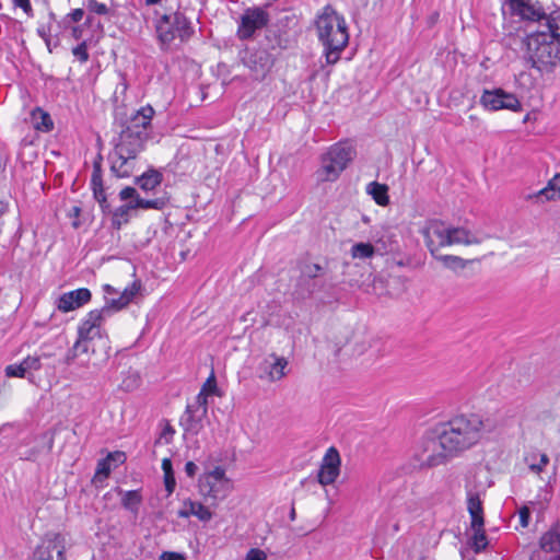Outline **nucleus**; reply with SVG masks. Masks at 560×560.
Returning a JSON list of instances; mask_svg holds the SVG:
<instances>
[{"mask_svg": "<svg viewBox=\"0 0 560 560\" xmlns=\"http://www.w3.org/2000/svg\"><path fill=\"white\" fill-rule=\"evenodd\" d=\"M178 517L188 518L197 517L200 522L207 523L213 517V513L209 506L199 501L187 499L183 503V508L177 512Z\"/></svg>", "mask_w": 560, "mask_h": 560, "instance_id": "22", "label": "nucleus"}, {"mask_svg": "<svg viewBox=\"0 0 560 560\" xmlns=\"http://www.w3.org/2000/svg\"><path fill=\"white\" fill-rule=\"evenodd\" d=\"M174 434H175L174 428L171 424L166 423L165 427L163 428L162 432L160 433V438L156 442L158 443L163 442L165 444H168V443H171Z\"/></svg>", "mask_w": 560, "mask_h": 560, "instance_id": "48", "label": "nucleus"}, {"mask_svg": "<svg viewBox=\"0 0 560 560\" xmlns=\"http://www.w3.org/2000/svg\"><path fill=\"white\" fill-rule=\"evenodd\" d=\"M83 15L84 11L82 9H74L67 15V19H70L72 22H79Z\"/></svg>", "mask_w": 560, "mask_h": 560, "instance_id": "56", "label": "nucleus"}, {"mask_svg": "<svg viewBox=\"0 0 560 560\" xmlns=\"http://www.w3.org/2000/svg\"><path fill=\"white\" fill-rule=\"evenodd\" d=\"M37 32L40 35V37H43L45 39L46 44L49 45V40H48L47 32H46L45 27L44 26L39 27Z\"/></svg>", "mask_w": 560, "mask_h": 560, "instance_id": "59", "label": "nucleus"}, {"mask_svg": "<svg viewBox=\"0 0 560 560\" xmlns=\"http://www.w3.org/2000/svg\"><path fill=\"white\" fill-rule=\"evenodd\" d=\"M162 470L164 472V483L165 489L168 494H171L176 486L173 467H172V460L170 458H164L162 460Z\"/></svg>", "mask_w": 560, "mask_h": 560, "instance_id": "35", "label": "nucleus"}, {"mask_svg": "<svg viewBox=\"0 0 560 560\" xmlns=\"http://www.w3.org/2000/svg\"><path fill=\"white\" fill-rule=\"evenodd\" d=\"M532 471L539 474L549 463V457L545 453L533 452L525 458Z\"/></svg>", "mask_w": 560, "mask_h": 560, "instance_id": "30", "label": "nucleus"}, {"mask_svg": "<svg viewBox=\"0 0 560 560\" xmlns=\"http://www.w3.org/2000/svg\"><path fill=\"white\" fill-rule=\"evenodd\" d=\"M243 63L249 69L255 80H264L275 63L273 56L267 49L247 50Z\"/></svg>", "mask_w": 560, "mask_h": 560, "instance_id": "15", "label": "nucleus"}, {"mask_svg": "<svg viewBox=\"0 0 560 560\" xmlns=\"http://www.w3.org/2000/svg\"><path fill=\"white\" fill-rule=\"evenodd\" d=\"M81 213V208L79 206H73L69 209L68 217L73 218L72 226L78 229L80 226V222L77 220Z\"/></svg>", "mask_w": 560, "mask_h": 560, "instance_id": "54", "label": "nucleus"}, {"mask_svg": "<svg viewBox=\"0 0 560 560\" xmlns=\"http://www.w3.org/2000/svg\"><path fill=\"white\" fill-rule=\"evenodd\" d=\"M548 32L560 42V11L551 13L548 20Z\"/></svg>", "mask_w": 560, "mask_h": 560, "instance_id": "41", "label": "nucleus"}, {"mask_svg": "<svg viewBox=\"0 0 560 560\" xmlns=\"http://www.w3.org/2000/svg\"><path fill=\"white\" fill-rule=\"evenodd\" d=\"M511 10L525 19H533L535 13L525 0H505Z\"/></svg>", "mask_w": 560, "mask_h": 560, "instance_id": "34", "label": "nucleus"}, {"mask_svg": "<svg viewBox=\"0 0 560 560\" xmlns=\"http://www.w3.org/2000/svg\"><path fill=\"white\" fill-rule=\"evenodd\" d=\"M474 529H475L474 545L477 550H480L487 546V538H486L485 533L482 532V527L474 528Z\"/></svg>", "mask_w": 560, "mask_h": 560, "instance_id": "47", "label": "nucleus"}, {"mask_svg": "<svg viewBox=\"0 0 560 560\" xmlns=\"http://www.w3.org/2000/svg\"><path fill=\"white\" fill-rule=\"evenodd\" d=\"M560 197V174H556L548 184L535 194L526 196L527 200L544 202L556 200Z\"/></svg>", "mask_w": 560, "mask_h": 560, "instance_id": "23", "label": "nucleus"}, {"mask_svg": "<svg viewBox=\"0 0 560 560\" xmlns=\"http://www.w3.org/2000/svg\"><path fill=\"white\" fill-rule=\"evenodd\" d=\"M91 185L94 198L97 200V202L101 205L105 203L106 194L103 186L101 170L98 167H95L92 173Z\"/></svg>", "mask_w": 560, "mask_h": 560, "instance_id": "29", "label": "nucleus"}, {"mask_svg": "<svg viewBox=\"0 0 560 560\" xmlns=\"http://www.w3.org/2000/svg\"><path fill=\"white\" fill-rule=\"evenodd\" d=\"M317 36L324 46L327 65L339 61L342 50L349 42V33L346 20L331 7L327 5L316 19Z\"/></svg>", "mask_w": 560, "mask_h": 560, "instance_id": "2", "label": "nucleus"}, {"mask_svg": "<svg viewBox=\"0 0 560 560\" xmlns=\"http://www.w3.org/2000/svg\"><path fill=\"white\" fill-rule=\"evenodd\" d=\"M92 341L93 340H89V339L78 335L73 347L69 351L67 362L70 363L75 358H78L82 354H89L91 352H94V349L92 348V345H91Z\"/></svg>", "mask_w": 560, "mask_h": 560, "instance_id": "28", "label": "nucleus"}, {"mask_svg": "<svg viewBox=\"0 0 560 560\" xmlns=\"http://www.w3.org/2000/svg\"><path fill=\"white\" fill-rule=\"evenodd\" d=\"M141 502V495L139 491L132 490L125 492L122 497V505L131 512H137Z\"/></svg>", "mask_w": 560, "mask_h": 560, "instance_id": "37", "label": "nucleus"}, {"mask_svg": "<svg viewBox=\"0 0 560 560\" xmlns=\"http://www.w3.org/2000/svg\"><path fill=\"white\" fill-rule=\"evenodd\" d=\"M140 385V376L135 371H129L121 381L120 388L125 392H132Z\"/></svg>", "mask_w": 560, "mask_h": 560, "instance_id": "38", "label": "nucleus"}, {"mask_svg": "<svg viewBox=\"0 0 560 560\" xmlns=\"http://www.w3.org/2000/svg\"><path fill=\"white\" fill-rule=\"evenodd\" d=\"M159 560H186L185 555L174 551H163Z\"/></svg>", "mask_w": 560, "mask_h": 560, "instance_id": "53", "label": "nucleus"}, {"mask_svg": "<svg viewBox=\"0 0 560 560\" xmlns=\"http://www.w3.org/2000/svg\"><path fill=\"white\" fill-rule=\"evenodd\" d=\"M161 182L162 174L155 170L143 173L138 179L140 187L144 190H153Z\"/></svg>", "mask_w": 560, "mask_h": 560, "instance_id": "31", "label": "nucleus"}, {"mask_svg": "<svg viewBox=\"0 0 560 560\" xmlns=\"http://www.w3.org/2000/svg\"><path fill=\"white\" fill-rule=\"evenodd\" d=\"M481 105L489 110L510 109L512 112H521L522 104L518 98L511 93L497 89L493 91L486 90L480 97Z\"/></svg>", "mask_w": 560, "mask_h": 560, "instance_id": "16", "label": "nucleus"}, {"mask_svg": "<svg viewBox=\"0 0 560 560\" xmlns=\"http://www.w3.org/2000/svg\"><path fill=\"white\" fill-rule=\"evenodd\" d=\"M21 363L26 372L31 370L36 371L40 369V359L38 357L28 355L25 359H23Z\"/></svg>", "mask_w": 560, "mask_h": 560, "instance_id": "46", "label": "nucleus"}, {"mask_svg": "<svg viewBox=\"0 0 560 560\" xmlns=\"http://www.w3.org/2000/svg\"><path fill=\"white\" fill-rule=\"evenodd\" d=\"M208 411L203 408L186 406L184 413L179 419V424L185 432L197 435L203 429V420Z\"/></svg>", "mask_w": 560, "mask_h": 560, "instance_id": "21", "label": "nucleus"}, {"mask_svg": "<svg viewBox=\"0 0 560 560\" xmlns=\"http://www.w3.org/2000/svg\"><path fill=\"white\" fill-rule=\"evenodd\" d=\"M353 259H369L375 254V248L370 243H355L350 249Z\"/></svg>", "mask_w": 560, "mask_h": 560, "instance_id": "32", "label": "nucleus"}, {"mask_svg": "<svg viewBox=\"0 0 560 560\" xmlns=\"http://www.w3.org/2000/svg\"><path fill=\"white\" fill-rule=\"evenodd\" d=\"M147 4H156L160 0H145Z\"/></svg>", "mask_w": 560, "mask_h": 560, "instance_id": "62", "label": "nucleus"}, {"mask_svg": "<svg viewBox=\"0 0 560 560\" xmlns=\"http://www.w3.org/2000/svg\"><path fill=\"white\" fill-rule=\"evenodd\" d=\"M467 504L468 512L471 517V527L481 528L483 527V515H482V503L477 493H474L470 489H467Z\"/></svg>", "mask_w": 560, "mask_h": 560, "instance_id": "25", "label": "nucleus"}, {"mask_svg": "<svg viewBox=\"0 0 560 560\" xmlns=\"http://www.w3.org/2000/svg\"><path fill=\"white\" fill-rule=\"evenodd\" d=\"M340 456L335 447L327 450L318 471V482L328 486L335 482L340 471Z\"/></svg>", "mask_w": 560, "mask_h": 560, "instance_id": "19", "label": "nucleus"}, {"mask_svg": "<svg viewBox=\"0 0 560 560\" xmlns=\"http://www.w3.org/2000/svg\"><path fill=\"white\" fill-rule=\"evenodd\" d=\"M366 194L376 205L386 207L389 203L388 186L378 182H372L366 186Z\"/></svg>", "mask_w": 560, "mask_h": 560, "instance_id": "27", "label": "nucleus"}, {"mask_svg": "<svg viewBox=\"0 0 560 560\" xmlns=\"http://www.w3.org/2000/svg\"><path fill=\"white\" fill-rule=\"evenodd\" d=\"M158 38L162 49H167L178 38L180 43L187 42L194 34L190 21L180 12L164 15L156 26Z\"/></svg>", "mask_w": 560, "mask_h": 560, "instance_id": "7", "label": "nucleus"}, {"mask_svg": "<svg viewBox=\"0 0 560 560\" xmlns=\"http://www.w3.org/2000/svg\"><path fill=\"white\" fill-rule=\"evenodd\" d=\"M72 54L77 57L81 62H86L89 59L88 45L86 42L83 40L78 46L72 49Z\"/></svg>", "mask_w": 560, "mask_h": 560, "instance_id": "44", "label": "nucleus"}, {"mask_svg": "<svg viewBox=\"0 0 560 560\" xmlns=\"http://www.w3.org/2000/svg\"><path fill=\"white\" fill-rule=\"evenodd\" d=\"M245 560H267V555L261 549L252 548L247 551Z\"/></svg>", "mask_w": 560, "mask_h": 560, "instance_id": "49", "label": "nucleus"}, {"mask_svg": "<svg viewBox=\"0 0 560 560\" xmlns=\"http://www.w3.org/2000/svg\"><path fill=\"white\" fill-rule=\"evenodd\" d=\"M313 269H314V272L310 273V276L315 277L316 272H318L322 269V267L319 265H314Z\"/></svg>", "mask_w": 560, "mask_h": 560, "instance_id": "61", "label": "nucleus"}, {"mask_svg": "<svg viewBox=\"0 0 560 560\" xmlns=\"http://www.w3.org/2000/svg\"><path fill=\"white\" fill-rule=\"evenodd\" d=\"M119 197L121 200H135L138 197L137 190L133 187H125L120 190Z\"/></svg>", "mask_w": 560, "mask_h": 560, "instance_id": "51", "label": "nucleus"}, {"mask_svg": "<svg viewBox=\"0 0 560 560\" xmlns=\"http://www.w3.org/2000/svg\"><path fill=\"white\" fill-rule=\"evenodd\" d=\"M208 397H209V395L199 392L195 398V401L191 404H188V405L191 407H195V408L196 407L203 408L205 410L208 411Z\"/></svg>", "mask_w": 560, "mask_h": 560, "instance_id": "50", "label": "nucleus"}, {"mask_svg": "<svg viewBox=\"0 0 560 560\" xmlns=\"http://www.w3.org/2000/svg\"><path fill=\"white\" fill-rule=\"evenodd\" d=\"M269 22V14L261 8H247L240 16L236 35L241 40L250 39L256 31Z\"/></svg>", "mask_w": 560, "mask_h": 560, "instance_id": "12", "label": "nucleus"}, {"mask_svg": "<svg viewBox=\"0 0 560 560\" xmlns=\"http://www.w3.org/2000/svg\"><path fill=\"white\" fill-rule=\"evenodd\" d=\"M494 422L478 413H462L446 422L436 423V432L444 438L447 451L453 456L470 450L483 436L494 431Z\"/></svg>", "mask_w": 560, "mask_h": 560, "instance_id": "1", "label": "nucleus"}, {"mask_svg": "<svg viewBox=\"0 0 560 560\" xmlns=\"http://www.w3.org/2000/svg\"><path fill=\"white\" fill-rule=\"evenodd\" d=\"M289 361L276 353L268 354L257 366V376L261 381L275 383L288 374Z\"/></svg>", "mask_w": 560, "mask_h": 560, "instance_id": "17", "label": "nucleus"}, {"mask_svg": "<svg viewBox=\"0 0 560 560\" xmlns=\"http://www.w3.org/2000/svg\"><path fill=\"white\" fill-rule=\"evenodd\" d=\"M481 240L477 234L463 226L450 225V246L453 245H476L480 244Z\"/></svg>", "mask_w": 560, "mask_h": 560, "instance_id": "24", "label": "nucleus"}, {"mask_svg": "<svg viewBox=\"0 0 560 560\" xmlns=\"http://www.w3.org/2000/svg\"><path fill=\"white\" fill-rule=\"evenodd\" d=\"M529 517H530V512H529V509L527 506H523L520 511H518V518H520V524L523 528L527 527L528 524H529Z\"/></svg>", "mask_w": 560, "mask_h": 560, "instance_id": "52", "label": "nucleus"}, {"mask_svg": "<svg viewBox=\"0 0 560 560\" xmlns=\"http://www.w3.org/2000/svg\"><path fill=\"white\" fill-rule=\"evenodd\" d=\"M560 551V527L553 525L539 539V547L533 551L530 560H544L546 553H558Z\"/></svg>", "mask_w": 560, "mask_h": 560, "instance_id": "20", "label": "nucleus"}, {"mask_svg": "<svg viewBox=\"0 0 560 560\" xmlns=\"http://www.w3.org/2000/svg\"><path fill=\"white\" fill-rule=\"evenodd\" d=\"M31 124L34 129L42 132H48L54 128L50 115L39 107H36L31 112Z\"/></svg>", "mask_w": 560, "mask_h": 560, "instance_id": "26", "label": "nucleus"}, {"mask_svg": "<svg viewBox=\"0 0 560 560\" xmlns=\"http://www.w3.org/2000/svg\"><path fill=\"white\" fill-rule=\"evenodd\" d=\"M525 46L528 61L540 73L553 71L560 62V42L548 31L527 35Z\"/></svg>", "mask_w": 560, "mask_h": 560, "instance_id": "3", "label": "nucleus"}, {"mask_svg": "<svg viewBox=\"0 0 560 560\" xmlns=\"http://www.w3.org/2000/svg\"><path fill=\"white\" fill-rule=\"evenodd\" d=\"M122 456V453L109 454L107 458L100 460L96 468V476L107 477L112 470L109 460L115 459V457L120 459Z\"/></svg>", "mask_w": 560, "mask_h": 560, "instance_id": "39", "label": "nucleus"}, {"mask_svg": "<svg viewBox=\"0 0 560 560\" xmlns=\"http://www.w3.org/2000/svg\"><path fill=\"white\" fill-rule=\"evenodd\" d=\"M108 317L107 308H95L90 311L79 323L78 335L89 339H102L107 337L104 324Z\"/></svg>", "mask_w": 560, "mask_h": 560, "instance_id": "13", "label": "nucleus"}, {"mask_svg": "<svg viewBox=\"0 0 560 560\" xmlns=\"http://www.w3.org/2000/svg\"><path fill=\"white\" fill-rule=\"evenodd\" d=\"M198 470L197 465L194 462H187L185 465V471L187 476L194 477Z\"/></svg>", "mask_w": 560, "mask_h": 560, "instance_id": "57", "label": "nucleus"}, {"mask_svg": "<svg viewBox=\"0 0 560 560\" xmlns=\"http://www.w3.org/2000/svg\"><path fill=\"white\" fill-rule=\"evenodd\" d=\"M86 8L90 12L96 13L98 15H107L109 14V9L105 3H101L97 0H88Z\"/></svg>", "mask_w": 560, "mask_h": 560, "instance_id": "43", "label": "nucleus"}, {"mask_svg": "<svg viewBox=\"0 0 560 560\" xmlns=\"http://www.w3.org/2000/svg\"><path fill=\"white\" fill-rule=\"evenodd\" d=\"M354 156L355 149L349 143L339 142L331 145L320 158V166L315 173L317 180L320 183L337 180Z\"/></svg>", "mask_w": 560, "mask_h": 560, "instance_id": "5", "label": "nucleus"}, {"mask_svg": "<svg viewBox=\"0 0 560 560\" xmlns=\"http://www.w3.org/2000/svg\"><path fill=\"white\" fill-rule=\"evenodd\" d=\"M15 7L21 8L26 14L31 15L33 12L30 0H12Z\"/></svg>", "mask_w": 560, "mask_h": 560, "instance_id": "55", "label": "nucleus"}, {"mask_svg": "<svg viewBox=\"0 0 560 560\" xmlns=\"http://www.w3.org/2000/svg\"><path fill=\"white\" fill-rule=\"evenodd\" d=\"M429 252L436 256L438 252L450 246V225L439 220L427 222L421 231Z\"/></svg>", "mask_w": 560, "mask_h": 560, "instance_id": "14", "label": "nucleus"}, {"mask_svg": "<svg viewBox=\"0 0 560 560\" xmlns=\"http://www.w3.org/2000/svg\"><path fill=\"white\" fill-rule=\"evenodd\" d=\"M200 392L203 394H207L209 396H211V395L220 396L221 395L220 390L218 388L215 376H214L213 372L210 374V376L203 383Z\"/></svg>", "mask_w": 560, "mask_h": 560, "instance_id": "42", "label": "nucleus"}, {"mask_svg": "<svg viewBox=\"0 0 560 560\" xmlns=\"http://www.w3.org/2000/svg\"><path fill=\"white\" fill-rule=\"evenodd\" d=\"M71 547V539L65 533H47L35 547L33 560H67L66 551Z\"/></svg>", "mask_w": 560, "mask_h": 560, "instance_id": "9", "label": "nucleus"}, {"mask_svg": "<svg viewBox=\"0 0 560 560\" xmlns=\"http://www.w3.org/2000/svg\"><path fill=\"white\" fill-rule=\"evenodd\" d=\"M92 293L86 288L62 293L56 301V308L62 313L75 311L91 301Z\"/></svg>", "mask_w": 560, "mask_h": 560, "instance_id": "18", "label": "nucleus"}, {"mask_svg": "<svg viewBox=\"0 0 560 560\" xmlns=\"http://www.w3.org/2000/svg\"><path fill=\"white\" fill-rule=\"evenodd\" d=\"M141 290V282L135 280L127 285L122 291L116 290L110 284L103 285L105 305L102 308H107L108 317L114 313L125 308Z\"/></svg>", "mask_w": 560, "mask_h": 560, "instance_id": "11", "label": "nucleus"}, {"mask_svg": "<svg viewBox=\"0 0 560 560\" xmlns=\"http://www.w3.org/2000/svg\"><path fill=\"white\" fill-rule=\"evenodd\" d=\"M200 495L210 506H218L233 490V482L222 467L203 472L198 481Z\"/></svg>", "mask_w": 560, "mask_h": 560, "instance_id": "6", "label": "nucleus"}, {"mask_svg": "<svg viewBox=\"0 0 560 560\" xmlns=\"http://www.w3.org/2000/svg\"><path fill=\"white\" fill-rule=\"evenodd\" d=\"M8 203L4 201H0V218L7 212Z\"/></svg>", "mask_w": 560, "mask_h": 560, "instance_id": "60", "label": "nucleus"}, {"mask_svg": "<svg viewBox=\"0 0 560 560\" xmlns=\"http://www.w3.org/2000/svg\"><path fill=\"white\" fill-rule=\"evenodd\" d=\"M71 34L74 39L80 40L83 35V30L81 26H74L72 27Z\"/></svg>", "mask_w": 560, "mask_h": 560, "instance_id": "58", "label": "nucleus"}, {"mask_svg": "<svg viewBox=\"0 0 560 560\" xmlns=\"http://www.w3.org/2000/svg\"><path fill=\"white\" fill-rule=\"evenodd\" d=\"M559 527H560V522L558 523Z\"/></svg>", "mask_w": 560, "mask_h": 560, "instance_id": "63", "label": "nucleus"}, {"mask_svg": "<svg viewBox=\"0 0 560 560\" xmlns=\"http://www.w3.org/2000/svg\"><path fill=\"white\" fill-rule=\"evenodd\" d=\"M130 210H132V209H131L129 202L127 205L116 208L113 212V218H112L113 226L116 229H120L124 224H126L129 220L128 218H129Z\"/></svg>", "mask_w": 560, "mask_h": 560, "instance_id": "36", "label": "nucleus"}, {"mask_svg": "<svg viewBox=\"0 0 560 560\" xmlns=\"http://www.w3.org/2000/svg\"><path fill=\"white\" fill-rule=\"evenodd\" d=\"M142 150L143 148L119 139L109 154L112 172L120 178L131 176L136 166V158Z\"/></svg>", "mask_w": 560, "mask_h": 560, "instance_id": "10", "label": "nucleus"}, {"mask_svg": "<svg viewBox=\"0 0 560 560\" xmlns=\"http://www.w3.org/2000/svg\"><path fill=\"white\" fill-rule=\"evenodd\" d=\"M434 257L439 261H441L444 267L454 271L464 269L467 265V261L465 259L455 255H436Z\"/></svg>", "mask_w": 560, "mask_h": 560, "instance_id": "33", "label": "nucleus"}, {"mask_svg": "<svg viewBox=\"0 0 560 560\" xmlns=\"http://www.w3.org/2000/svg\"><path fill=\"white\" fill-rule=\"evenodd\" d=\"M129 205L132 210L135 209H159L160 202L159 200H147L142 199L139 196L135 198V200L129 201Z\"/></svg>", "mask_w": 560, "mask_h": 560, "instance_id": "40", "label": "nucleus"}, {"mask_svg": "<svg viewBox=\"0 0 560 560\" xmlns=\"http://www.w3.org/2000/svg\"><path fill=\"white\" fill-rule=\"evenodd\" d=\"M25 373L26 371L23 368L22 363L10 364L5 368V375L8 377H24Z\"/></svg>", "mask_w": 560, "mask_h": 560, "instance_id": "45", "label": "nucleus"}, {"mask_svg": "<svg viewBox=\"0 0 560 560\" xmlns=\"http://www.w3.org/2000/svg\"><path fill=\"white\" fill-rule=\"evenodd\" d=\"M153 115L154 109L150 105L143 106L131 114L120 131L119 139L136 147L144 148V142L148 139V128Z\"/></svg>", "mask_w": 560, "mask_h": 560, "instance_id": "8", "label": "nucleus"}, {"mask_svg": "<svg viewBox=\"0 0 560 560\" xmlns=\"http://www.w3.org/2000/svg\"><path fill=\"white\" fill-rule=\"evenodd\" d=\"M412 457L415 467L425 469L443 465L454 456L447 451L443 435L436 432L435 424L417 442Z\"/></svg>", "mask_w": 560, "mask_h": 560, "instance_id": "4", "label": "nucleus"}]
</instances>
